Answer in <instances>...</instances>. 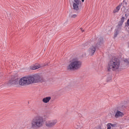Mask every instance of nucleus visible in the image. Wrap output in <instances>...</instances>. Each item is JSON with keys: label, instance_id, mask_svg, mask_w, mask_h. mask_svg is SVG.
<instances>
[{"label": "nucleus", "instance_id": "obj_5", "mask_svg": "<svg viewBox=\"0 0 129 129\" xmlns=\"http://www.w3.org/2000/svg\"><path fill=\"white\" fill-rule=\"evenodd\" d=\"M102 44H103V42H102V39L100 38L99 41L97 43L96 46H94L92 45L89 48L88 52L89 55L91 56H93V55H94V53H95L96 48H97V47H100Z\"/></svg>", "mask_w": 129, "mask_h": 129}, {"label": "nucleus", "instance_id": "obj_16", "mask_svg": "<svg viewBox=\"0 0 129 129\" xmlns=\"http://www.w3.org/2000/svg\"><path fill=\"white\" fill-rule=\"evenodd\" d=\"M119 32V30H115V33H114V37L115 38L117 37V35H118V33Z\"/></svg>", "mask_w": 129, "mask_h": 129}, {"label": "nucleus", "instance_id": "obj_1", "mask_svg": "<svg viewBox=\"0 0 129 129\" xmlns=\"http://www.w3.org/2000/svg\"><path fill=\"white\" fill-rule=\"evenodd\" d=\"M45 119L41 115H37L31 121V127L34 129L40 128L44 125Z\"/></svg>", "mask_w": 129, "mask_h": 129}, {"label": "nucleus", "instance_id": "obj_17", "mask_svg": "<svg viewBox=\"0 0 129 129\" xmlns=\"http://www.w3.org/2000/svg\"><path fill=\"white\" fill-rule=\"evenodd\" d=\"M124 22V18L122 17L121 18L120 21L119 22L120 24H123V22Z\"/></svg>", "mask_w": 129, "mask_h": 129}, {"label": "nucleus", "instance_id": "obj_25", "mask_svg": "<svg viewBox=\"0 0 129 129\" xmlns=\"http://www.w3.org/2000/svg\"><path fill=\"white\" fill-rule=\"evenodd\" d=\"M82 3L84 2V0H82Z\"/></svg>", "mask_w": 129, "mask_h": 129}, {"label": "nucleus", "instance_id": "obj_13", "mask_svg": "<svg viewBox=\"0 0 129 129\" xmlns=\"http://www.w3.org/2000/svg\"><path fill=\"white\" fill-rule=\"evenodd\" d=\"M50 100H51V97H46L42 99V102L43 103H48Z\"/></svg>", "mask_w": 129, "mask_h": 129}, {"label": "nucleus", "instance_id": "obj_2", "mask_svg": "<svg viewBox=\"0 0 129 129\" xmlns=\"http://www.w3.org/2000/svg\"><path fill=\"white\" fill-rule=\"evenodd\" d=\"M120 68V61L117 58L111 59L108 62L107 70L109 72L110 71H118Z\"/></svg>", "mask_w": 129, "mask_h": 129}, {"label": "nucleus", "instance_id": "obj_23", "mask_svg": "<svg viewBox=\"0 0 129 129\" xmlns=\"http://www.w3.org/2000/svg\"><path fill=\"white\" fill-rule=\"evenodd\" d=\"M111 80V78H109V79L108 80H107V81L108 82H109V81H110Z\"/></svg>", "mask_w": 129, "mask_h": 129}, {"label": "nucleus", "instance_id": "obj_20", "mask_svg": "<svg viewBox=\"0 0 129 129\" xmlns=\"http://www.w3.org/2000/svg\"><path fill=\"white\" fill-rule=\"evenodd\" d=\"M125 63H127V64H129V61L127 59H124Z\"/></svg>", "mask_w": 129, "mask_h": 129}, {"label": "nucleus", "instance_id": "obj_15", "mask_svg": "<svg viewBox=\"0 0 129 129\" xmlns=\"http://www.w3.org/2000/svg\"><path fill=\"white\" fill-rule=\"evenodd\" d=\"M75 128L76 129L81 128V124L80 123L77 122L75 125Z\"/></svg>", "mask_w": 129, "mask_h": 129}, {"label": "nucleus", "instance_id": "obj_3", "mask_svg": "<svg viewBox=\"0 0 129 129\" xmlns=\"http://www.w3.org/2000/svg\"><path fill=\"white\" fill-rule=\"evenodd\" d=\"M81 65H82V62L77 58H74L70 61L67 69L68 70H78V69H80Z\"/></svg>", "mask_w": 129, "mask_h": 129}, {"label": "nucleus", "instance_id": "obj_18", "mask_svg": "<svg viewBox=\"0 0 129 129\" xmlns=\"http://www.w3.org/2000/svg\"><path fill=\"white\" fill-rule=\"evenodd\" d=\"M110 125H111V127L112 126V127H115V126H116V124H112L111 123H109Z\"/></svg>", "mask_w": 129, "mask_h": 129}, {"label": "nucleus", "instance_id": "obj_11", "mask_svg": "<svg viewBox=\"0 0 129 129\" xmlns=\"http://www.w3.org/2000/svg\"><path fill=\"white\" fill-rule=\"evenodd\" d=\"M123 3H121L120 4H119V6H118L116 8V9L113 10V13H114V14L118 13L119 10H120V7H121V6H123V8H124V6H123Z\"/></svg>", "mask_w": 129, "mask_h": 129}, {"label": "nucleus", "instance_id": "obj_21", "mask_svg": "<svg viewBox=\"0 0 129 129\" xmlns=\"http://www.w3.org/2000/svg\"><path fill=\"white\" fill-rule=\"evenodd\" d=\"M76 17H77V15L76 14L75 15H73L71 17L72 18H76Z\"/></svg>", "mask_w": 129, "mask_h": 129}, {"label": "nucleus", "instance_id": "obj_12", "mask_svg": "<svg viewBox=\"0 0 129 129\" xmlns=\"http://www.w3.org/2000/svg\"><path fill=\"white\" fill-rule=\"evenodd\" d=\"M18 82H19V81L17 79L11 80L8 83V85H13L18 84Z\"/></svg>", "mask_w": 129, "mask_h": 129}, {"label": "nucleus", "instance_id": "obj_4", "mask_svg": "<svg viewBox=\"0 0 129 129\" xmlns=\"http://www.w3.org/2000/svg\"><path fill=\"white\" fill-rule=\"evenodd\" d=\"M29 78L30 79L31 84H33V83H39L44 81L43 78L38 74L29 76Z\"/></svg>", "mask_w": 129, "mask_h": 129}, {"label": "nucleus", "instance_id": "obj_10", "mask_svg": "<svg viewBox=\"0 0 129 129\" xmlns=\"http://www.w3.org/2000/svg\"><path fill=\"white\" fill-rule=\"evenodd\" d=\"M73 10H75V11H78L79 10V7H78L79 6V4H80V2H73Z\"/></svg>", "mask_w": 129, "mask_h": 129}, {"label": "nucleus", "instance_id": "obj_6", "mask_svg": "<svg viewBox=\"0 0 129 129\" xmlns=\"http://www.w3.org/2000/svg\"><path fill=\"white\" fill-rule=\"evenodd\" d=\"M19 84L21 86H25L26 85H30L31 84V80L30 76L27 77H22L19 81Z\"/></svg>", "mask_w": 129, "mask_h": 129}, {"label": "nucleus", "instance_id": "obj_8", "mask_svg": "<svg viewBox=\"0 0 129 129\" xmlns=\"http://www.w3.org/2000/svg\"><path fill=\"white\" fill-rule=\"evenodd\" d=\"M123 115H124L123 112L117 110L115 114V117H116V118H118V117H122Z\"/></svg>", "mask_w": 129, "mask_h": 129}, {"label": "nucleus", "instance_id": "obj_9", "mask_svg": "<svg viewBox=\"0 0 129 129\" xmlns=\"http://www.w3.org/2000/svg\"><path fill=\"white\" fill-rule=\"evenodd\" d=\"M39 68H41V65L38 63H36L30 67L31 70H37V69H39Z\"/></svg>", "mask_w": 129, "mask_h": 129}, {"label": "nucleus", "instance_id": "obj_7", "mask_svg": "<svg viewBox=\"0 0 129 129\" xmlns=\"http://www.w3.org/2000/svg\"><path fill=\"white\" fill-rule=\"evenodd\" d=\"M57 122H58V120L56 119L47 120L45 122V125L47 127H53L56 125Z\"/></svg>", "mask_w": 129, "mask_h": 129}, {"label": "nucleus", "instance_id": "obj_24", "mask_svg": "<svg viewBox=\"0 0 129 129\" xmlns=\"http://www.w3.org/2000/svg\"><path fill=\"white\" fill-rule=\"evenodd\" d=\"M81 31H82V33H83V32H84V30H81Z\"/></svg>", "mask_w": 129, "mask_h": 129}, {"label": "nucleus", "instance_id": "obj_19", "mask_svg": "<svg viewBox=\"0 0 129 129\" xmlns=\"http://www.w3.org/2000/svg\"><path fill=\"white\" fill-rule=\"evenodd\" d=\"M107 129H111V126L110 125V124H109V123H108L107 124Z\"/></svg>", "mask_w": 129, "mask_h": 129}, {"label": "nucleus", "instance_id": "obj_22", "mask_svg": "<svg viewBox=\"0 0 129 129\" xmlns=\"http://www.w3.org/2000/svg\"><path fill=\"white\" fill-rule=\"evenodd\" d=\"M80 1L79 0H74V3H78L80 2Z\"/></svg>", "mask_w": 129, "mask_h": 129}, {"label": "nucleus", "instance_id": "obj_14", "mask_svg": "<svg viewBox=\"0 0 129 129\" xmlns=\"http://www.w3.org/2000/svg\"><path fill=\"white\" fill-rule=\"evenodd\" d=\"M122 25V24L119 22L118 24L116 26V30H118V31H120V30H121V27Z\"/></svg>", "mask_w": 129, "mask_h": 129}]
</instances>
